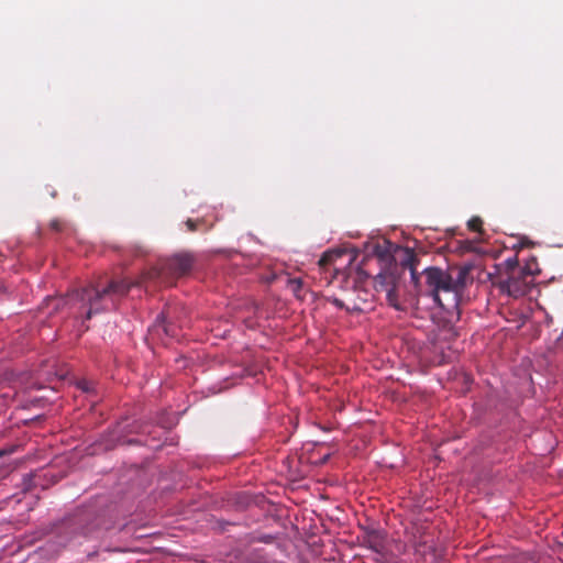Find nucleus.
I'll list each match as a JSON object with an SVG mask.
<instances>
[{"instance_id":"obj_20","label":"nucleus","mask_w":563,"mask_h":563,"mask_svg":"<svg viewBox=\"0 0 563 563\" xmlns=\"http://www.w3.org/2000/svg\"><path fill=\"white\" fill-rule=\"evenodd\" d=\"M272 539H273V538H272L271 536H265V537H263V538L261 539V541H263V542H271V541H272Z\"/></svg>"},{"instance_id":"obj_21","label":"nucleus","mask_w":563,"mask_h":563,"mask_svg":"<svg viewBox=\"0 0 563 563\" xmlns=\"http://www.w3.org/2000/svg\"><path fill=\"white\" fill-rule=\"evenodd\" d=\"M363 275H364L363 272H358L357 273V278H360V279L363 278Z\"/></svg>"},{"instance_id":"obj_10","label":"nucleus","mask_w":563,"mask_h":563,"mask_svg":"<svg viewBox=\"0 0 563 563\" xmlns=\"http://www.w3.org/2000/svg\"><path fill=\"white\" fill-rule=\"evenodd\" d=\"M331 301L338 308H344L349 312H363L364 308L361 303L356 301V299L352 295H346L345 300H341L339 298H332Z\"/></svg>"},{"instance_id":"obj_5","label":"nucleus","mask_w":563,"mask_h":563,"mask_svg":"<svg viewBox=\"0 0 563 563\" xmlns=\"http://www.w3.org/2000/svg\"><path fill=\"white\" fill-rule=\"evenodd\" d=\"M499 289L514 298H520L528 295L534 287V279L526 277L525 273L520 269L511 271L506 279L498 284Z\"/></svg>"},{"instance_id":"obj_22","label":"nucleus","mask_w":563,"mask_h":563,"mask_svg":"<svg viewBox=\"0 0 563 563\" xmlns=\"http://www.w3.org/2000/svg\"><path fill=\"white\" fill-rule=\"evenodd\" d=\"M0 257H2V254H0Z\"/></svg>"},{"instance_id":"obj_1","label":"nucleus","mask_w":563,"mask_h":563,"mask_svg":"<svg viewBox=\"0 0 563 563\" xmlns=\"http://www.w3.org/2000/svg\"><path fill=\"white\" fill-rule=\"evenodd\" d=\"M196 263V257L190 252H179L170 257L161 260L156 266L144 272L139 279L111 280L108 285L89 284L74 289L66 298L53 300L56 308L60 305L69 306L70 310L79 318L89 320L93 316L110 311L118 305L132 287L143 286L150 282L162 280L169 283L173 279L188 275Z\"/></svg>"},{"instance_id":"obj_14","label":"nucleus","mask_w":563,"mask_h":563,"mask_svg":"<svg viewBox=\"0 0 563 563\" xmlns=\"http://www.w3.org/2000/svg\"><path fill=\"white\" fill-rule=\"evenodd\" d=\"M467 227L471 231L482 233L483 220L479 217H473L468 220Z\"/></svg>"},{"instance_id":"obj_12","label":"nucleus","mask_w":563,"mask_h":563,"mask_svg":"<svg viewBox=\"0 0 563 563\" xmlns=\"http://www.w3.org/2000/svg\"><path fill=\"white\" fill-rule=\"evenodd\" d=\"M525 273L526 277H531L534 279V276L540 273V269L538 268V263L534 258H532L530 262H528L523 267L519 268Z\"/></svg>"},{"instance_id":"obj_9","label":"nucleus","mask_w":563,"mask_h":563,"mask_svg":"<svg viewBox=\"0 0 563 563\" xmlns=\"http://www.w3.org/2000/svg\"><path fill=\"white\" fill-rule=\"evenodd\" d=\"M457 336V331L451 320L444 321L442 325H438L434 333V343L451 342Z\"/></svg>"},{"instance_id":"obj_16","label":"nucleus","mask_w":563,"mask_h":563,"mask_svg":"<svg viewBox=\"0 0 563 563\" xmlns=\"http://www.w3.org/2000/svg\"><path fill=\"white\" fill-rule=\"evenodd\" d=\"M504 265L506 267L507 275H509L511 273V271L520 268L517 256H512V257L507 258L504 262Z\"/></svg>"},{"instance_id":"obj_13","label":"nucleus","mask_w":563,"mask_h":563,"mask_svg":"<svg viewBox=\"0 0 563 563\" xmlns=\"http://www.w3.org/2000/svg\"><path fill=\"white\" fill-rule=\"evenodd\" d=\"M185 225L187 228V231L195 232L203 228L206 231L208 230V227L206 225V221L203 219H188L185 222Z\"/></svg>"},{"instance_id":"obj_6","label":"nucleus","mask_w":563,"mask_h":563,"mask_svg":"<svg viewBox=\"0 0 563 563\" xmlns=\"http://www.w3.org/2000/svg\"><path fill=\"white\" fill-rule=\"evenodd\" d=\"M386 538L382 530L366 529L363 536V544L378 554H383L386 549Z\"/></svg>"},{"instance_id":"obj_18","label":"nucleus","mask_w":563,"mask_h":563,"mask_svg":"<svg viewBox=\"0 0 563 563\" xmlns=\"http://www.w3.org/2000/svg\"><path fill=\"white\" fill-rule=\"evenodd\" d=\"M49 227H51L54 231L59 232V231H62V230H63L64 224H63V222H62L60 220L55 219V220H52V221H51Z\"/></svg>"},{"instance_id":"obj_17","label":"nucleus","mask_w":563,"mask_h":563,"mask_svg":"<svg viewBox=\"0 0 563 563\" xmlns=\"http://www.w3.org/2000/svg\"><path fill=\"white\" fill-rule=\"evenodd\" d=\"M289 286L292 289V291L298 296V292L302 287V282L298 278H294L289 280Z\"/></svg>"},{"instance_id":"obj_11","label":"nucleus","mask_w":563,"mask_h":563,"mask_svg":"<svg viewBox=\"0 0 563 563\" xmlns=\"http://www.w3.org/2000/svg\"><path fill=\"white\" fill-rule=\"evenodd\" d=\"M385 290H386V299H387L388 303L391 307H394L395 309L401 310L402 308L398 300L396 285H395V280L393 277L388 278V282L386 283V286H385Z\"/></svg>"},{"instance_id":"obj_3","label":"nucleus","mask_w":563,"mask_h":563,"mask_svg":"<svg viewBox=\"0 0 563 563\" xmlns=\"http://www.w3.org/2000/svg\"><path fill=\"white\" fill-rule=\"evenodd\" d=\"M422 275L426 278L427 292L433 301L452 317L455 314L459 318V301L450 274L432 266L424 268Z\"/></svg>"},{"instance_id":"obj_4","label":"nucleus","mask_w":563,"mask_h":563,"mask_svg":"<svg viewBox=\"0 0 563 563\" xmlns=\"http://www.w3.org/2000/svg\"><path fill=\"white\" fill-rule=\"evenodd\" d=\"M96 521L97 518L92 514L80 511L54 525L52 533L55 536L57 544L65 547L77 537L90 536L98 528Z\"/></svg>"},{"instance_id":"obj_2","label":"nucleus","mask_w":563,"mask_h":563,"mask_svg":"<svg viewBox=\"0 0 563 563\" xmlns=\"http://www.w3.org/2000/svg\"><path fill=\"white\" fill-rule=\"evenodd\" d=\"M353 261V256L343 250H332L323 253L318 262L321 274L328 280V284L336 283L339 287L353 289L352 295L358 303L366 309L368 297L371 294L366 290L358 289L356 285V277L351 274V268L346 272L345 266L350 265Z\"/></svg>"},{"instance_id":"obj_19","label":"nucleus","mask_w":563,"mask_h":563,"mask_svg":"<svg viewBox=\"0 0 563 563\" xmlns=\"http://www.w3.org/2000/svg\"><path fill=\"white\" fill-rule=\"evenodd\" d=\"M520 245H521V246H532V245H533V243H532L531 241H529L527 238H525V239H522V240L520 241Z\"/></svg>"},{"instance_id":"obj_15","label":"nucleus","mask_w":563,"mask_h":563,"mask_svg":"<svg viewBox=\"0 0 563 563\" xmlns=\"http://www.w3.org/2000/svg\"><path fill=\"white\" fill-rule=\"evenodd\" d=\"M16 395L15 389H10L9 391L0 393V410L7 407L10 400Z\"/></svg>"},{"instance_id":"obj_8","label":"nucleus","mask_w":563,"mask_h":563,"mask_svg":"<svg viewBox=\"0 0 563 563\" xmlns=\"http://www.w3.org/2000/svg\"><path fill=\"white\" fill-rule=\"evenodd\" d=\"M404 256L400 260V264L402 267L408 268L410 271L411 280L413 284H418V271L417 266L419 264V258L413 250L406 247L402 251Z\"/></svg>"},{"instance_id":"obj_7","label":"nucleus","mask_w":563,"mask_h":563,"mask_svg":"<svg viewBox=\"0 0 563 563\" xmlns=\"http://www.w3.org/2000/svg\"><path fill=\"white\" fill-rule=\"evenodd\" d=\"M452 278V284L454 286V292H456V299L459 300L460 294L463 291L465 286L468 283L471 267L470 266H457L451 267L446 271Z\"/></svg>"}]
</instances>
